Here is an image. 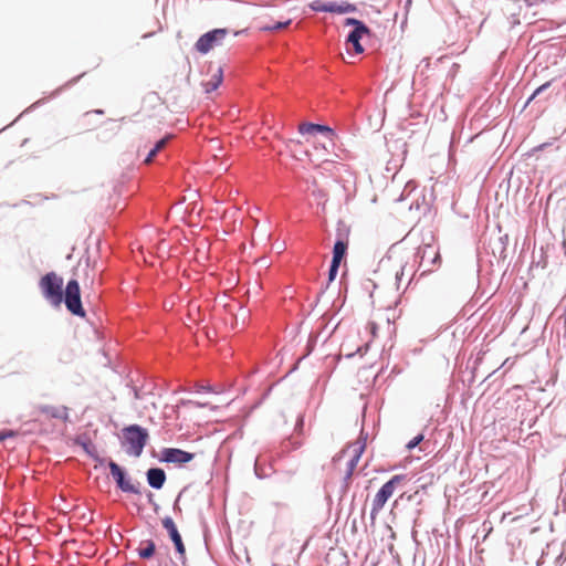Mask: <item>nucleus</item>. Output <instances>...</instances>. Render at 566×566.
Returning a JSON list of instances; mask_svg holds the SVG:
<instances>
[{"instance_id": "obj_28", "label": "nucleus", "mask_w": 566, "mask_h": 566, "mask_svg": "<svg viewBox=\"0 0 566 566\" xmlns=\"http://www.w3.org/2000/svg\"><path fill=\"white\" fill-rule=\"evenodd\" d=\"M304 426V417L301 415L297 418L296 424H295V431L301 432Z\"/></svg>"}, {"instance_id": "obj_2", "label": "nucleus", "mask_w": 566, "mask_h": 566, "mask_svg": "<svg viewBox=\"0 0 566 566\" xmlns=\"http://www.w3.org/2000/svg\"><path fill=\"white\" fill-rule=\"evenodd\" d=\"M123 438L125 443L128 444L126 452L134 457H139L148 441V431L138 426L130 424L123 429Z\"/></svg>"}, {"instance_id": "obj_23", "label": "nucleus", "mask_w": 566, "mask_h": 566, "mask_svg": "<svg viewBox=\"0 0 566 566\" xmlns=\"http://www.w3.org/2000/svg\"><path fill=\"white\" fill-rule=\"evenodd\" d=\"M291 20H287V21H284V22H276L272 25H265L262 28L263 31H268V32H273V31H279V30H282L286 27H289L291 24Z\"/></svg>"}, {"instance_id": "obj_13", "label": "nucleus", "mask_w": 566, "mask_h": 566, "mask_svg": "<svg viewBox=\"0 0 566 566\" xmlns=\"http://www.w3.org/2000/svg\"><path fill=\"white\" fill-rule=\"evenodd\" d=\"M39 410L54 419H62L64 421L69 420V409L64 406L55 407L50 405H43L39 407Z\"/></svg>"}, {"instance_id": "obj_1", "label": "nucleus", "mask_w": 566, "mask_h": 566, "mask_svg": "<svg viewBox=\"0 0 566 566\" xmlns=\"http://www.w3.org/2000/svg\"><path fill=\"white\" fill-rule=\"evenodd\" d=\"M415 262L418 263L420 276L432 272L441 263L440 252L436 244L424 243L420 245L415 253Z\"/></svg>"}, {"instance_id": "obj_7", "label": "nucleus", "mask_w": 566, "mask_h": 566, "mask_svg": "<svg viewBox=\"0 0 566 566\" xmlns=\"http://www.w3.org/2000/svg\"><path fill=\"white\" fill-rule=\"evenodd\" d=\"M227 34V29H214L209 31L197 40L195 48L198 52L207 54L214 45L220 44Z\"/></svg>"}, {"instance_id": "obj_36", "label": "nucleus", "mask_w": 566, "mask_h": 566, "mask_svg": "<svg viewBox=\"0 0 566 566\" xmlns=\"http://www.w3.org/2000/svg\"><path fill=\"white\" fill-rule=\"evenodd\" d=\"M43 102V99H39L36 101L31 107H36L38 105H40L41 103Z\"/></svg>"}, {"instance_id": "obj_11", "label": "nucleus", "mask_w": 566, "mask_h": 566, "mask_svg": "<svg viewBox=\"0 0 566 566\" xmlns=\"http://www.w3.org/2000/svg\"><path fill=\"white\" fill-rule=\"evenodd\" d=\"M298 132L303 135L321 133L324 134L325 137L328 138L329 140H333V137L335 136L334 130L329 126L313 123L301 124L298 127Z\"/></svg>"}, {"instance_id": "obj_5", "label": "nucleus", "mask_w": 566, "mask_h": 566, "mask_svg": "<svg viewBox=\"0 0 566 566\" xmlns=\"http://www.w3.org/2000/svg\"><path fill=\"white\" fill-rule=\"evenodd\" d=\"M108 468H109L113 479L116 482L117 488L120 491H123L125 493L137 494V495H139L142 493L140 492V483L139 482L133 483L132 480L129 478H127L125 470L119 464H117L113 460H109Z\"/></svg>"}, {"instance_id": "obj_30", "label": "nucleus", "mask_w": 566, "mask_h": 566, "mask_svg": "<svg viewBox=\"0 0 566 566\" xmlns=\"http://www.w3.org/2000/svg\"><path fill=\"white\" fill-rule=\"evenodd\" d=\"M405 272H406V265L402 266L401 270L396 273V281H397L398 285L400 284L402 276L405 275Z\"/></svg>"}, {"instance_id": "obj_27", "label": "nucleus", "mask_w": 566, "mask_h": 566, "mask_svg": "<svg viewBox=\"0 0 566 566\" xmlns=\"http://www.w3.org/2000/svg\"><path fill=\"white\" fill-rule=\"evenodd\" d=\"M169 138H170V136H166V137H164V138L159 139V140L155 144V146H154L155 151H158V153H159L161 149H164V148L166 147V145H167V143H168V140H169Z\"/></svg>"}, {"instance_id": "obj_12", "label": "nucleus", "mask_w": 566, "mask_h": 566, "mask_svg": "<svg viewBox=\"0 0 566 566\" xmlns=\"http://www.w3.org/2000/svg\"><path fill=\"white\" fill-rule=\"evenodd\" d=\"M166 473L161 468H150L146 472V480L150 488L160 490L166 482Z\"/></svg>"}, {"instance_id": "obj_20", "label": "nucleus", "mask_w": 566, "mask_h": 566, "mask_svg": "<svg viewBox=\"0 0 566 566\" xmlns=\"http://www.w3.org/2000/svg\"><path fill=\"white\" fill-rule=\"evenodd\" d=\"M311 9L316 12H329L333 13L334 2L323 3L318 0L313 1L310 4Z\"/></svg>"}, {"instance_id": "obj_15", "label": "nucleus", "mask_w": 566, "mask_h": 566, "mask_svg": "<svg viewBox=\"0 0 566 566\" xmlns=\"http://www.w3.org/2000/svg\"><path fill=\"white\" fill-rule=\"evenodd\" d=\"M364 446H358L356 444L354 447V454L353 457L350 458V460L347 462V470H346V473H345V476H344V480L347 482L352 479V475H353V472L359 461V458H360V454L361 452L364 451Z\"/></svg>"}, {"instance_id": "obj_21", "label": "nucleus", "mask_w": 566, "mask_h": 566, "mask_svg": "<svg viewBox=\"0 0 566 566\" xmlns=\"http://www.w3.org/2000/svg\"><path fill=\"white\" fill-rule=\"evenodd\" d=\"M355 11H356L355 4H352L348 2H342V3L334 2L333 13L344 14V13H349V12H355Z\"/></svg>"}, {"instance_id": "obj_10", "label": "nucleus", "mask_w": 566, "mask_h": 566, "mask_svg": "<svg viewBox=\"0 0 566 566\" xmlns=\"http://www.w3.org/2000/svg\"><path fill=\"white\" fill-rule=\"evenodd\" d=\"M348 233L347 229H337L336 241L333 248L332 262L340 263L345 258L348 249Z\"/></svg>"}, {"instance_id": "obj_22", "label": "nucleus", "mask_w": 566, "mask_h": 566, "mask_svg": "<svg viewBox=\"0 0 566 566\" xmlns=\"http://www.w3.org/2000/svg\"><path fill=\"white\" fill-rule=\"evenodd\" d=\"M552 82H546L544 83L543 85L538 86L534 92L533 94L528 97L527 102H526V105L530 104L533 99H535L537 96L544 94V92H546L548 90V87L551 86Z\"/></svg>"}, {"instance_id": "obj_6", "label": "nucleus", "mask_w": 566, "mask_h": 566, "mask_svg": "<svg viewBox=\"0 0 566 566\" xmlns=\"http://www.w3.org/2000/svg\"><path fill=\"white\" fill-rule=\"evenodd\" d=\"M66 308L76 316L83 317L85 311L81 302L80 285L76 280H70L65 287V294L63 297Z\"/></svg>"}, {"instance_id": "obj_19", "label": "nucleus", "mask_w": 566, "mask_h": 566, "mask_svg": "<svg viewBox=\"0 0 566 566\" xmlns=\"http://www.w3.org/2000/svg\"><path fill=\"white\" fill-rule=\"evenodd\" d=\"M271 467H265L261 463L260 458H256L254 463V472L259 479H264L271 475Z\"/></svg>"}, {"instance_id": "obj_31", "label": "nucleus", "mask_w": 566, "mask_h": 566, "mask_svg": "<svg viewBox=\"0 0 566 566\" xmlns=\"http://www.w3.org/2000/svg\"><path fill=\"white\" fill-rule=\"evenodd\" d=\"M14 433L11 430L0 432V442L9 437H13Z\"/></svg>"}, {"instance_id": "obj_35", "label": "nucleus", "mask_w": 566, "mask_h": 566, "mask_svg": "<svg viewBox=\"0 0 566 566\" xmlns=\"http://www.w3.org/2000/svg\"><path fill=\"white\" fill-rule=\"evenodd\" d=\"M147 497H148V502L153 503L154 494L149 492Z\"/></svg>"}, {"instance_id": "obj_33", "label": "nucleus", "mask_w": 566, "mask_h": 566, "mask_svg": "<svg viewBox=\"0 0 566 566\" xmlns=\"http://www.w3.org/2000/svg\"><path fill=\"white\" fill-rule=\"evenodd\" d=\"M134 397H135V399H142L143 398L142 391L137 388H134Z\"/></svg>"}, {"instance_id": "obj_32", "label": "nucleus", "mask_w": 566, "mask_h": 566, "mask_svg": "<svg viewBox=\"0 0 566 566\" xmlns=\"http://www.w3.org/2000/svg\"><path fill=\"white\" fill-rule=\"evenodd\" d=\"M545 0H524V2L528 6V7H533V6H537L542 2H544Z\"/></svg>"}, {"instance_id": "obj_29", "label": "nucleus", "mask_w": 566, "mask_h": 566, "mask_svg": "<svg viewBox=\"0 0 566 566\" xmlns=\"http://www.w3.org/2000/svg\"><path fill=\"white\" fill-rule=\"evenodd\" d=\"M158 154V151H155V148H151L150 151L148 153L146 159H145V163L146 164H150L154 158L156 157V155Z\"/></svg>"}, {"instance_id": "obj_18", "label": "nucleus", "mask_w": 566, "mask_h": 566, "mask_svg": "<svg viewBox=\"0 0 566 566\" xmlns=\"http://www.w3.org/2000/svg\"><path fill=\"white\" fill-rule=\"evenodd\" d=\"M222 82V70L219 69L217 74H214L211 80H209L207 83H206V92L207 93H210L212 91H216L219 85L221 84Z\"/></svg>"}, {"instance_id": "obj_24", "label": "nucleus", "mask_w": 566, "mask_h": 566, "mask_svg": "<svg viewBox=\"0 0 566 566\" xmlns=\"http://www.w3.org/2000/svg\"><path fill=\"white\" fill-rule=\"evenodd\" d=\"M345 25L353 27V30H366L367 27L363 21L355 18H347L345 20Z\"/></svg>"}, {"instance_id": "obj_4", "label": "nucleus", "mask_w": 566, "mask_h": 566, "mask_svg": "<svg viewBox=\"0 0 566 566\" xmlns=\"http://www.w3.org/2000/svg\"><path fill=\"white\" fill-rule=\"evenodd\" d=\"M40 287L43 296L53 306H60L63 302V279L57 276L54 272L45 274L40 281Z\"/></svg>"}, {"instance_id": "obj_17", "label": "nucleus", "mask_w": 566, "mask_h": 566, "mask_svg": "<svg viewBox=\"0 0 566 566\" xmlns=\"http://www.w3.org/2000/svg\"><path fill=\"white\" fill-rule=\"evenodd\" d=\"M301 446H302L301 440H298L294 437H290V438L285 439L284 441H282L281 452L282 453L290 452L291 450L298 449Z\"/></svg>"}, {"instance_id": "obj_26", "label": "nucleus", "mask_w": 566, "mask_h": 566, "mask_svg": "<svg viewBox=\"0 0 566 566\" xmlns=\"http://www.w3.org/2000/svg\"><path fill=\"white\" fill-rule=\"evenodd\" d=\"M340 263L331 262L329 270H328V281L332 282L335 280Z\"/></svg>"}, {"instance_id": "obj_3", "label": "nucleus", "mask_w": 566, "mask_h": 566, "mask_svg": "<svg viewBox=\"0 0 566 566\" xmlns=\"http://www.w3.org/2000/svg\"><path fill=\"white\" fill-rule=\"evenodd\" d=\"M407 480V475L397 474L387 481L376 493L370 511V517L374 521L377 514L384 509L386 502L392 496L397 485L401 484Z\"/></svg>"}, {"instance_id": "obj_37", "label": "nucleus", "mask_w": 566, "mask_h": 566, "mask_svg": "<svg viewBox=\"0 0 566 566\" xmlns=\"http://www.w3.org/2000/svg\"><path fill=\"white\" fill-rule=\"evenodd\" d=\"M202 390H210L209 387H201Z\"/></svg>"}, {"instance_id": "obj_38", "label": "nucleus", "mask_w": 566, "mask_h": 566, "mask_svg": "<svg viewBox=\"0 0 566 566\" xmlns=\"http://www.w3.org/2000/svg\"><path fill=\"white\" fill-rule=\"evenodd\" d=\"M411 4V0H407V6H410Z\"/></svg>"}, {"instance_id": "obj_25", "label": "nucleus", "mask_w": 566, "mask_h": 566, "mask_svg": "<svg viewBox=\"0 0 566 566\" xmlns=\"http://www.w3.org/2000/svg\"><path fill=\"white\" fill-rule=\"evenodd\" d=\"M424 439V436L423 433H419L417 434L413 439H411L407 444H406V448L407 450H412L415 449L417 446H419Z\"/></svg>"}, {"instance_id": "obj_16", "label": "nucleus", "mask_w": 566, "mask_h": 566, "mask_svg": "<svg viewBox=\"0 0 566 566\" xmlns=\"http://www.w3.org/2000/svg\"><path fill=\"white\" fill-rule=\"evenodd\" d=\"M136 551L140 558L149 559L155 555L156 545L151 539L142 541Z\"/></svg>"}, {"instance_id": "obj_14", "label": "nucleus", "mask_w": 566, "mask_h": 566, "mask_svg": "<svg viewBox=\"0 0 566 566\" xmlns=\"http://www.w3.org/2000/svg\"><path fill=\"white\" fill-rule=\"evenodd\" d=\"M369 28L366 27V30H352L347 35V43L352 44L356 54H360L364 52V48L360 43L361 38L365 34H369Z\"/></svg>"}, {"instance_id": "obj_8", "label": "nucleus", "mask_w": 566, "mask_h": 566, "mask_svg": "<svg viewBox=\"0 0 566 566\" xmlns=\"http://www.w3.org/2000/svg\"><path fill=\"white\" fill-rule=\"evenodd\" d=\"M195 453L184 451L178 448H165L161 451L160 461L166 463L184 464L190 462Z\"/></svg>"}, {"instance_id": "obj_34", "label": "nucleus", "mask_w": 566, "mask_h": 566, "mask_svg": "<svg viewBox=\"0 0 566 566\" xmlns=\"http://www.w3.org/2000/svg\"><path fill=\"white\" fill-rule=\"evenodd\" d=\"M179 497H180V494L178 495V497H177V500H176V502H175V504H174V510H175V511H176V510H180V509H179V506H178V500H179Z\"/></svg>"}, {"instance_id": "obj_9", "label": "nucleus", "mask_w": 566, "mask_h": 566, "mask_svg": "<svg viewBox=\"0 0 566 566\" xmlns=\"http://www.w3.org/2000/svg\"><path fill=\"white\" fill-rule=\"evenodd\" d=\"M161 523L164 528L168 532L175 545L176 552L180 556V559L184 560L186 555V548L174 520L170 516H166L163 518Z\"/></svg>"}]
</instances>
